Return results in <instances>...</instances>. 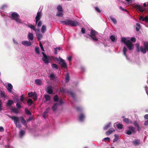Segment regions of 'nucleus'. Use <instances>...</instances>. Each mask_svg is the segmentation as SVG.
Listing matches in <instances>:
<instances>
[{"label": "nucleus", "mask_w": 148, "mask_h": 148, "mask_svg": "<svg viewBox=\"0 0 148 148\" xmlns=\"http://www.w3.org/2000/svg\"><path fill=\"white\" fill-rule=\"evenodd\" d=\"M53 100L55 102H57L59 100V97L58 95H55L53 98Z\"/></svg>", "instance_id": "nucleus-41"}, {"label": "nucleus", "mask_w": 148, "mask_h": 148, "mask_svg": "<svg viewBox=\"0 0 148 148\" xmlns=\"http://www.w3.org/2000/svg\"><path fill=\"white\" fill-rule=\"evenodd\" d=\"M7 5H4L2 6L1 7V8H0V9L1 10H4V9L5 8H7Z\"/></svg>", "instance_id": "nucleus-54"}, {"label": "nucleus", "mask_w": 148, "mask_h": 148, "mask_svg": "<svg viewBox=\"0 0 148 148\" xmlns=\"http://www.w3.org/2000/svg\"><path fill=\"white\" fill-rule=\"evenodd\" d=\"M63 103V102L62 99H60L59 102V103H57L58 105H62Z\"/></svg>", "instance_id": "nucleus-59"}, {"label": "nucleus", "mask_w": 148, "mask_h": 148, "mask_svg": "<svg viewBox=\"0 0 148 148\" xmlns=\"http://www.w3.org/2000/svg\"><path fill=\"white\" fill-rule=\"evenodd\" d=\"M50 108L49 107L47 108L44 112L43 114H47L49 112Z\"/></svg>", "instance_id": "nucleus-49"}, {"label": "nucleus", "mask_w": 148, "mask_h": 148, "mask_svg": "<svg viewBox=\"0 0 148 148\" xmlns=\"http://www.w3.org/2000/svg\"><path fill=\"white\" fill-rule=\"evenodd\" d=\"M27 103L28 106H31L33 103L32 100L31 99H29L27 100Z\"/></svg>", "instance_id": "nucleus-31"}, {"label": "nucleus", "mask_w": 148, "mask_h": 148, "mask_svg": "<svg viewBox=\"0 0 148 148\" xmlns=\"http://www.w3.org/2000/svg\"><path fill=\"white\" fill-rule=\"evenodd\" d=\"M34 101H36L37 99V95L36 92H34V94L32 97Z\"/></svg>", "instance_id": "nucleus-37"}, {"label": "nucleus", "mask_w": 148, "mask_h": 148, "mask_svg": "<svg viewBox=\"0 0 148 148\" xmlns=\"http://www.w3.org/2000/svg\"><path fill=\"white\" fill-rule=\"evenodd\" d=\"M67 60H68L69 63L72 60V57L71 56H69L67 57Z\"/></svg>", "instance_id": "nucleus-61"}, {"label": "nucleus", "mask_w": 148, "mask_h": 148, "mask_svg": "<svg viewBox=\"0 0 148 148\" xmlns=\"http://www.w3.org/2000/svg\"><path fill=\"white\" fill-rule=\"evenodd\" d=\"M46 92L49 94H51L53 93L52 88L51 86H48L45 89Z\"/></svg>", "instance_id": "nucleus-12"}, {"label": "nucleus", "mask_w": 148, "mask_h": 148, "mask_svg": "<svg viewBox=\"0 0 148 148\" xmlns=\"http://www.w3.org/2000/svg\"><path fill=\"white\" fill-rule=\"evenodd\" d=\"M10 118L14 121V122L16 127L20 128L21 127V125L20 122L19 117L14 116H10Z\"/></svg>", "instance_id": "nucleus-5"}, {"label": "nucleus", "mask_w": 148, "mask_h": 148, "mask_svg": "<svg viewBox=\"0 0 148 148\" xmlns=\"http://www.w3.org/2000/svg\"><path fill=\"white\" fill-rule=\"evenodd\" d=\"M103 140L105 141L106 142V141H108L109 142L110 140V138L109 137H106L105 138L103 139Z\"/></svg>", "instance_id": "nucleus-55"}, {"label": "nucleus", "mask_w": 148, "mask_h": 148, "mask_svg": "<svg viewBox=\"0 0 148 148\" xmlns=\"http://www.w3.org/2000/svg\"><path fill=\"white\" fill-rule=\"evenodd\" d=\"M127 51V49L126 47H123V55L126 57V59L128 60H129V58H128L127 56L126 55V53Z\"/></svg>", "instance_id": "nucleus-18"}, {"label": "nucleus", "mask_w": 148, "mask_h": 148, "mask_svg": "<svg viewBox=\"0 0 148 148\" xmlns=\"http://www.w3.org/2000/svg\"><path fill=\"white\" fill-rule=\"evenodd\" d=\"M132 124L136 127H137L139 125L137 121H134L132 122Z\"/></svg>", "instance_id": "nucleus-44"}, {"label": "nucleus", "mask_w": 148, "mask_h": 148, "mask_svg": "<svg viewBox=\"0 0 148 148\" xmlns=\"http://www.w3.org/2000/svg\"><path fill=\"white\" fill-rule=\"evenodd\" d=\"M60 91L63 93H67L68 94L71 95L72 98L74 99L75 98V94L72 91H69L68 90L66 89L63 88H61L60 90Z\"/></svg>", "instance_id": "nucleus-9"}, {"label": "nucleus", "mask_w": 148, "mask_h": 148, "mask_svg": "<svg viewBox=\"0 0 148 148\" xmlns=\"http://www.w3.org/2000/svg\"><path fill=\"white\" fill-rule=\"evenodd\" d=\"M49 77L51 80H54L55 79V75L53 73H51L49 76Z\"/></svg>", "instance_id": "nucleus-30"}, {"label": "nucleus", "mask_w": 148, "mask_h": 148, "mask_svg": "<svg viewBox=\"0 0 148 148\" xmlns=\"http://www.w3.org/2000/svg\"><path fill=\"white\" fill-rule=\"evenodd\" d=\"M20 118L21 119V121L22 123L25 126H27V123L26 121L24 119L23 116H21Z\"/></svg>", "instance_id": "nucleus-23"}, {"label": "nucleus", "mask_w": 148, "mask_h": 148, "mask_svg": "<svg viewBox=\"0 0 148 148\" xmlns=\"http://www.w3.org/2000/svg\"><path fill=\"white\" fill-rule=\"evenodd\" d=\"M56 59L57 61H59V64L63 68L67 69V65L66 63L65 62L64 60L63 59L60 57H59V59L58 58H56Z\"/></svg>", "instance_id": "nucleus-8"}, {"label": "nucleus", "mask_w": 148, "mask_h": 148, "mask_svg": "<svg viewBox=\"0 0 148 148\" xmlns=\"http://www.w3.org/2000/svg\"><path fill=\"white\" fill-rule=\"evenodd\" d=\"M21 43L22 45L26 47H29L32 45L31 42L29 41H22Z\"/></svg>", "instance_id": "nucleus-11"}, {"label": "nucleus", "mask_w": 148, "mask_h": 148, "mask_svg": "<svg viewBox=\"0 0 148 148\" xmlns=\"http://www.w3.org/2000/svg\"><path fill=\"white\" fill-rule=\"evenodd\" d=\"M27 26L35 32H36V29L35 26L29 24V25H27Z\"/></svg>", "instance_id": "nucleus-29"}, {"label": "nucleus", "mask_w": 148, "mask_h": 148, "mask_svg": "<svg viewBox=\"0 0 148 148\" xmlns=\"http://www.w3.org/2000/svg\"><path fill=\"white\" fill-rule=\"evenodd\" d=\"M12 111L14 112V113H16V114H18V110L16 109V108H14L12 109Z\"/></svg>", "instance_id": "nucleus-51"}, {"label": "nucleus", "mask_w": 148, "mask_h": 148, "mask_svg": "<svg viewBox=\"0 0 148 148\" xmlns=\"http://www.w3.org/2000/svg\"><path fill=\"white\" fill-rule=\"evenodd\" d=\"M44 97L46 101H49L50 99V96L48 95H44Z\"/></svg>", "instance_id": "nucleus-38"}, {"label": "nucleus", "mask_w": 148, "mask_h": 148, "mask_svg": "<svg viewBox=\"0 0 148 148\" xmlns=\"http://www.w3.org/2000/svg\"><path fill=\"white\" fill-rule=\"evenodd\" d=\"M0 95L1 97L5 98V93L4 92H1Z\"/></svg>", "instance_id": "nucleus-56"}, {"label": "nucleus", "mask_w": 148, "mask_h": 148, "mask_svg": "<svg viewBox=\"0 0 148 148\" xmlns=\"http://www.w3.org/2000/svg\"><path fill=\"white\" fill-rule=\"evenodd\" d=\"M56 15L58 16L62 17L63 15V11H58Z\"/></svg>", "instance_id": "nucleus-26"}, {"label": "nucleus", "mask_w": 148, "mask_h": 148, "mask_svg": "<svg viewBox=\"0 0 148 148\" xmlns=\"http://www.w3.org/2000/svg\"><path fill=\"white\" fill-rule=\"evenodd\" d=\"M85 118L84 115L83 113L80 114L79 117V120L80 122H83Z\"/></svg>", "instance_id": "nucleus-20"}, {"label": "nucleus", "mask_w": 148, "mask_h": 148, "mask_svg": "<svg viewBox=\"0 0 148 148\" xmlns=\"http://www.w3.org/2000/svg\"><path fill=\"white\" fill-rule=\"evenodd\" d=\"M148 21V17L147 16H145L144 18L143 17V21H145L147 22Z\"/></svg>", "instance_id": "nucleus-60"}, {"label": "nucleus", "mask_w": 148, "mask_h": 148, "mask_svg": "<svg viewBox=\"0 0 148 148\" xmlns=\"http://www.w3.org/2000/svg\"><path fill=\"white\" fill-rule=\"evenodd\" d=\"M136 29L137 31H138L140 28V25L138 23H137L136 24Z\"/></svg>", "instance_id": "nucleus-42"}, {"label": "nucleus", "mask_w": 148, "mask_h": 148, "mask_svg": "<svg viewBox=\"0 0 148 148\" xmlns=\"http://www.w3.org/2000/svg\"><path fill=\"white\" fill-rule=\"evenodd\" d=\"M51 66H52V68L53 69H58V65L56 64H51Z\"/></svg>", "instance_id": "nucleus-46"}, {"label": "nucleus", "mask_w": 148, "mask_h": 148, "mask_svg": "<svg viewBox=\"0 0 148 148\" xmlns=\"http://www.w3.org/2000/svg\"><path fill=\"white\" fill-rule=\"evenodd\" d=\"M112 123L111 122H108L103 127V130H107L111 126Z\"/></svg>", "instance_id": "nucleus-21"}, {"label": "nucleus", "mask_w": 148, "mask_h": 148, "mask_svg": "<svg viewBox=\"0 0 148 148\" xmlns=\"http://www.w3.org/2000/svg\"><path fill=\"white\" fill-rule=\"evenodd\" d=\"M6 88L9 92L12 93V89H13V87L11 84L8 83V84Z\"/></svg>", "instance_id": "nucleus-14"}, {"label": "nucleus", "mask_w": 148, "mask_h": 148, "mask_svg": "<svg viewBox=\"0 0 148 148\" xmlns=\"http://www.w3.org/2000/svg\"><path fill=\"white\" fill-rule=\"evenodd\" d=\"M135 6L137 10H138L140 12H142L143 11V9L142 7L140 5L136 4L135 5Z\"/></svg>", "instance_id": "nucleus-19"}, {"label": "nucleus", "mask_w": 148, "mask_h": 148, "mask_svg": "<svg viewBox=\"0 0 148 148\" xmlns=\"http://www.w3.org/2000/svg\"><path fill=\"white\" fill-rule=\"evenodd\" d=\"M123 121L127 124H131L132 123V121H130L128 118H125L123 119Z\"/></svg>", "instance_id": "nucleus-24"}, {"label": "nucleus", "mask_w": 148, "mask_h": 148, "mask_svg": "<svg viewBox=\"0 0 148 148\" xmlns=\"http://www.w3.org/2000/svg\"><path fill=\"white\" fill-rule=\"evenodd\" d=\"M36 84L38 85H41L42 84V81L39 79H37L35 80Z\"/></svg>", "instance_id": "nucleus-32"}, {"label": "nucleus", "mask_w": 148, "mask_h": 148, "mask_svg": "<svg viewBox=\"0 0 148 148\" xmlns=\"http://www.w3.org/2000/svg\"><path fill=\"white\" fill-rule=\"evenodd\" d=\"M115 131V130L114 128H111L109 129L106 132V134L108 136L110 135L112 132Z\"/></svg>", "instance_id": "nucleus-17"}, {"label": "nucleus", "mask_w": 148, "mask_h": 148, "mask_svg": "<svg viewBox=\"0 0 148 148\" xmlns=\"http://www.w3.org/2000/svg\"><path fill=\"white\" fill-rule=\"evenodd\" d=\"M60 22L63 25L71 27L76 26L79 25L78 23L76 20L72 21L70 19H67L65 21H60Z\"/></svg>", "instance_id": "nucleus-3"}, {"label": "nucleus", "mask_w": 148, "mask_h": 148, "mask_svg": "<svg viewBox=\"0 0 148 148\" xmlns=\"http://www.w3.org/2000/svg\"><path fill=\"white\" fill-rule=\"evenodd\" d=\"M25 112L26 114L28 115H32L30 111L27 108L25 109Z\"/></svg>", "instance_id": "nucleus-43"}, {"label": "nucleus", "mask_w": 148, "mask_h": 148, "mask_svg": "<svg viewBox=\"0 0 148 148\" xmlns=\"http://www.w3.org/2000/svg\"><path fill=\"white\" fill-rule=\"evenodd\" d=\"M65 80L66 82H68L70 80V77L68 73H66L65 76Z\"/></svg>", "instance_id": "nucleus-34"}, {"label": "nucleus", "mask_w": 148, "mask_h": 148, "mask_svg": "<svg viewBox=\"0 0 148 148\" xmlns=\"http://www.w3.org/2000/svg\"><path fill=\"white\" fill-rule=\"evenodd\" d=\"M114 127H116L118 129H122L123 128V126L122 124L118 123V122L115 123L114 124Z\"/></svg>", "instance_id": "nucleus-15"}, {"label": "nucleus", "mask_w": 148, "mask_h": 148, "mask_svg": "<svg viewBox=\"0 0 148 148\" xmlns=\"http://www.w3.org/2000/svg\"><path fill=\"white\" fill-rule=\"evenodd\" d=\"M136 129L134 127L132 126H129L127 129L125 131L126 134L128 135H131L132 133H136Z\"/></svg>", "instance_id": "nucleus-6"}, {"label": "nucleus", "mask_w": 148, "mask_h": 148, "mask_svg": "<svg viewBox=\"0 0 148 148\" xmlns=\"http://www.w3.org/2000/svg\"><path fill=\"white\" fill-rule=\"evenodd\" d=\"M42 21H41L39 20L37 22V23H36V24L37 25V27H40L42 25Z\"/></svg>", "instance_id": "nucleus-45"}, {"label": "nucleus", "mask_w": 148, "mask_h": 148, "mask_svg": "<svg viewBox=\"0 0 148 148\" xmlns=\"http://www.w3.org/2000/svg\"><path fill=\"white\" fill-rule=\"evenodd\" d=\"M25 134V132L23 130H21L19 133V136L20 138H22L24 136Z\"/></svg>", "instance_id": "nucleus-22"}, {"label": "nucleus", "mask_w": 148, "mask_h": 148, "mask_svg": "<svg viewBox=\"0 0 148 148\" xmlns=\"http://www.w3.org/2000/svg\"><path fill=\"white\" fill-rule=\"evenodd\" d=\"M34 94V92H29L28 93V95L29 97H32Z\"/></svg>", "instance_id": "nucleus-53"}, {"label": "nucleus", "mask_w": 148, "mask_h": 148, "mask_svg": "<svg viewBox=\"0 0 148 148\" xmlns=\"http://www.w3.org/2000/svg\"><path fill=\"white\" fill-rule=\"evenodd\" d=\"M24 98L23 96V95H22L20 97V100L23 103H24Z\"/></svg>", "instance_id": "nucleus-50"}, {"label": "nucleus", "mask_w": 148, "mask_h": 148, "mask_svg": "<svg viewBox=\"0 0 148 148\" xmlns=\"http://www.w3.org/2000/svg\"><path fill=\"white\" fill-rule=\"evenodd\" d=\"M42 35L41 33H38L37 35V39L38 41L40 40L42 38Z\"/></svg>", "instance_id": "nucleus-39"}, {"label": "nucleus", "mask_w": 148, "mask_h": 148, "mask_svg": "<svg viewBox=\"0 0 148 148\" xmlns=\"http://www.w3.org/2000/svg\"><path fill=\"white\" fill-rule=\"evenodd\" d=\"M20 102H17L16 104V107L20 109L21 107V106L20 104Z\"/></svg>", "instance_id": "nucleus-52"}, {"label": "nucleus", "mask_w": 148, "mask_h": 148, "mask_svg": "<svg viewBox=\"0 0 148 148\" xmlns=\"http://www.w3.org/2000/svg\"><path fill=\"white\" fill-rule=\"evenodd\" d=\"M28 39L29 40H32L34 38V36L32 33H29L28 34Z\"/></svg>", "instance_id": "nucleus-25"}, {"label": "nucleus", "mask_w": 148, "mask_h": 148, "mask_svg": "<svg viewBox=\"0 0 148 148\" xmlns=\"http://www.w3.org/2000/svg\"><path fill=\"white\" fill-rule=\"evenodd\" d=\"M11 16L12 19L15 20L18 23H21V20L18 18L19 15L16 12H13L12 13Z\"/></svg>", "instance_id": "nucleus-7"}, {"label": "nucleus", "mask_w": 148, "mask_h": 148, "mask_svg": "<svg viewBox=\"0 0 148 148\" xmlns=\"http://www.w3.org/2000/svg\"><path fill=\"white\" fill-rule=\"evenodd\" d=\"M42 15L40 12H37L36 16L35 17L36 23L37 24L38 21L40 20L42 17Z\"/></svg>", "instance_id": "nucleus-13"}, {"label": "nucleus", "mask_w": 148, "mask_h": 148, "mask_svg": "<svg viewBox=\"0 0 148 148\" xmlns=\"http://www.w3.org/2000/svg\"><path fill=\"white\" fill-rule=\"evenodd\" d=\"M14 102L13 100H9L8 101V102L7 103V105L8 106H9L10 105H11L13 104L14 103Z\"/></svg>", "instance_id": "nucleus-35"}, {"label": "nucleus", "mask_w": 148, "mask_h": 148, "mask_svg": "<svg viewBox=\"0 0 148 148\" xmlns=\"http://www.w3.org/2000/svg\"><path fill=\"white\" fill-rule=\"evenodd\" d=\"M133 144L135 146H137L140 144V140L138 139H134L132 142Z\"/></svg>", "instance_id": "nucleus-16"}, {"label": "nucleus", "mask_w": 148, "mask_h": 148, "mask_svg": "<svg viewBox=\"0 0 148 148\" xmlns=\"http://www.w3.org/2000/svg\"><path fill=\"white\" fill-rule=\"evenodd\" d=\"M43 55V57L42 58V60L44 61V63L45 64H48L49 62V60L50 59V58L48 56H47L43 52L42 53Z\"/></svg>", "instance_id": "nucleus-10"}, {"label": "nucleus", "mask_w": 148, "mask_h": 148, "mask_svg": "<svg viewBox=\"0 0 148 148\" xmlns=\"http://www.w3.org/2000/svg\"><path fill=\"white\" fill-rule=\"evenodd\" d=\"M57 48L58 47H56V48H54V53L55 55H56L58 53Z\"/></svg>", "instance_id": "nucleus-64"}, {"label": "nucleus", "mask_w": 148, "mask_h": 148, "mask_svg": "<svg viewBox=\"0 0 148 148\" xmlns=\"http://www.w3.org/2000/svg\"><path fill=\"white\" fill-rule=\"evenodd\" d=\"M110 18L114 24L116 23V20L112 16H110Z\"/></svg>", "instance_id": "nucleus-36"}, {"label": "nucleus", "mask_w": 148, "mask_h": 148, "mask_svg": "<svg viewBox=\"0 0 148 148\" xmlns=\"http://www.w3.org/2000/svg\"><path fill=\"white\" fill-rule=\"evenodd\" d=\"M95 10L99 13H100L101 11L99 8L98 7H95Z\"/></svg>", "instance_id": "nucleus-57"}, {"label": "nucleus", "mask_w": 148, "mask_h": 148, "mask_svg": "<svg viewBox=\"0 0 148 148\" xmlns=\"http://www.w3.org/2000/svg\"><path fill=\"white\" fill-rule=\"evenodd\" d=\"M114 139L113 141L114 142H116L119 139V136L116 134H115L114 135Z\"/></svg>", "instance_id": "nucleus-40"}, {"label": "nucleus", "mask_w": 148, "mask_h": 148, "mask_svg": "<svg viewBox=\"0 0 148 148\" xmlns=\"http://www.w3.org/2000/svg\"><path fill=\"white\" fill-rule=\"evenodd\" d=\"M136 39L134 37H132L130 40L128 39L127 38H122L121 42L123 43L126 46L127 48L130 50L132 49L133 48V45L132 42H135Z\"/></svg>", "instance_id": "nucleus-1"}, {"label": "nucleus", "mask_w": 148, "mask_h": 148, "mask_svg": "<svg viewBox=\"0 0 148 148\" xmlns=\"http://www.w3.org/2000/svg\"><path fill=\"white\" fill-rule=\"evenodd\" d=\"M136 47L138 52L141 51L143 53H146L147 51H148V42H145L144 43V47L143 46L139 47V45L138 43L136 44Z\"/></svg>", "instance_id": "nucleus-4"}, {"label": "nucleus", "mask_w": 148, "mask_h": 148, "mask_svg": "<svg viewBox=\"0 0 148 148\" xmlns=\"http://www.w3.org/2000/svg\"><path fill=\"white\" fill-rule=\"evenodd\" d=\"M77 110L78 111H81L82 110V109L81 107H77Z\"/></svg>", "instance_id": "nucleus-62"}, {"label": "nucleus", "mask_w": 148, "mask_h": 148, "mask_svg": "<svg viewBox=\"0 0 148 148\" xmlns=\"http://www.w3.org/2000/svg\"><path fill=\"white\" fill-rule=\"evenodd\" d=\"M40 48L41 50L43 51H44V49L43 48V46L42 45V44L40 42Z\"/></svg>", "instance_id": "nucleus-58"}, {"label": "nucleus", "mask_w": 148, "mask_h": 148, "mask_svg": "<svg viewBox=\"0 0 148 148\" xmlns=\"http://www.w3.org/2000/svg\"><path fill=\"white\" fill-rule=\"evenodd\" d=\"M58 106V104L57 103H55L52 106V108L53 111H55L56 110Z\"/></svg>", "instance_id": "nucleus-33"}, {"label": "nucleus", "mask_w": 148, "mask_h": 148, "mask_svg": "<svg viewBox=\"0 0 148 148\" xmlns=\"http://www.w3.org/2000/svg\"><path fill=\"white\" fill-rule=\"evenodd\" d=\"M46 26L45 25H42L41 28V32L42 33H44L46 30Z\"/></svg>", "instance_id": "nucleus-27"}, {"label": "nucleus", "mask_w": 148, "mask_h": 148, "mask_svg": "<svg viewBox=\"0 0 148 148\" xmlns=\"http://www.w3.org/2000/svg\"><path fill=\"white\" fill-rule=\"evenodd\" d=\"M84 36L87 38L90 36L91 39L94 42L97 41L98 40L99 34L98 33L95 31L91 29L90 32V34H85Z\"/></svg>", "instance_id": "nucleus-2"}, {"label": "nucleus", "mask_w": 148, "mask_h": 148, "mask_svg": "<svg viewBox=\"0 0 148 148\" xmlns=\"http://www.w3.org/2000/svg\"><path fill=\"white\" fill-rule=\"evenodd\" d=\"M81 32L82 34H84L85 33V30L84 28H82Z\"/></svg>", "instance_id": "nucleus-63"}, {"label": "nucleus", "mask_w": 148, "mask_h": 148, "mask_svg": "<svg viewBox=\"0 0 148 148\" xmlns=\"http://www.w3.org/2000/svg\"><path fill=\"white\" fill-rule=\"evenodd\" d=\"M35 51L36 53L38 54L40 53L39 48L38 47H36L35 49Z\"/></svg>", "instance_id": "nucleus-48"}, {"label": "nucleus", "mask_w": 148, "mask_h": 148, "mask_svg": "<svg viewBox=\"0 0 148 148\" xmlns=\"http://www.w3.org/2000/svg\"><path fill=\"white\" fill-rule=\"evenodd\" d=\"M57 8L58 10V11H63L62 7L60 5L58 6Z\"/></svg>", "instance_id": "nucleus-47"}, {"label": "nucleus", "mask_w": 148, "mask_h": 148, "mask_svg": "<svg viewBox=\"0 0 148 148\" xmlns=\"http://www.w3.org/2000/svg\"><path fill=\"white\" fill-rule=\"evenodd\" d=\"M110 38L112 42H115L116 41V38L115 36L113 35H111L110 37Z\"/></svg>", "instance_id": "nucleus-28"}]
</instances>
